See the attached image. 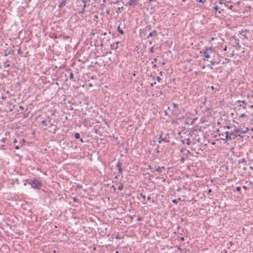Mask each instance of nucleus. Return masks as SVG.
Here are the masks:
<instances>
[{"mask_svg": "<svg viewBox=\"0 0 253 253\" xmlns=\"http://www.w3.org/2000/svg\"><path fill=\"white\" fill-rule=\"evenodd\" d=\"M200 53L202 54L205 61H209L211 63H213L212 60L214 56V51L212 47H206L205 49L201 51Z\"/></svg>", "mask_w": 253, "mask_h": 253, "instance_id": "nucleus-1", "label": "nucleus"}, {"mask_svg": "<svg viewBox=\"0 0 253 253\" xmlns=\"http://www.w3.org/2000/svg\"><path fill=\"white\" fill-rule=\"evenodd\" d=\"M30 183L31 184L32 187L34 188H40V187L42 186V183L40 181L37 179L32 180Z\"/></svg>", "mask_w": 253, "mask_h": 253, "instance_id": "nucleus-2", "label": "nucleus"}, {"mask_svg": "<svg viewBox=\"0 0 253 253\" xmlns=\"http://www.w3.org/2000/svg\"><path fill=\"white\" fill-rule=\"evenodd\" d=\"M159 143H161L162 141H165L166 142H169V136L168 135H166L165 137H163L162 135H160L158 138Z\"/></svg>", "mask_w": 253, "mask_h": 253, "instance_id": "nucleus-3", "label": "nucleus"}, {"mask_svg": "<svg viewBox=\"0 0 253 253\" xmlns=\"http://www.w3.org/2000/svg\"><path fill=\"white\" fill-rule=\"evenodd\" d=\"M122 163L120 162H118L116 165V166L118 168V170H119V174H122V173L123 169H122Z\"/></svg>", "mask_w": 253, "mask_h": 253, "instance_id": "nucleus-4", "label": "nucleus"}, {"mask_svg": "<svg viewBox=\"0 0 253 253\" xmlns=\"http://www.w3.org/2000/svg\"><path fill=\"white\" fill-rule=\"evenodd\" d=\"M67 73L69 74V79L70 80L74 79L73 71L71 69H69L67 71Z\"/></svg>", "mask_w": 253, "mask_h": 253, "instance_id": "nucleus-5", "label": "nucleus"}, {"mask_svg": "<svg viewBox=\"0 0 253 253\" xmlns=\"http://www.w3.org/2000/svg\"><path fill=\"white\" fill-rule=\"evenodd\" d=\"M165 168L163 167H158L155 169V171H157L159 173L161 174L162 173V169H165Z\"/></svg>", "mask_w": 253, "mask_h": 253, "instance_id": "nucleus-6", "label": "nucleus"}, {"mask_svg": "<svg viewBox=\"0 0 253 253\" xmlns=\"http://www.w3.org/2000/svg\"><path fill=\"white\" fill-rule=\"evenodd\" d=\"M157 36V33L156 31H153L152 32H150L149 35L147 36V38L151 37H156Z\"/></svg>", "mask_w": 253, "mask_h": 253, "instance_id": "nucleus-7", "label": "nucleus"}, {"mask_svg": "<svg viewBox=\"0 0 253 253\" xmlns=\"http://www.w3.org/2000/svg\"><path fill=\"white\" fill-rule=\"evenodd\" d=\"M136 0H129L127 4L126 5H132L136 4Z\"/></svg>", "mask_w": 253, "mask_h": 253, "instance_id": "nucleus-8", "label": "nucleus"}, {"mask_svg": "<svg viewBox=\"0 0 253 253\" xmlns=\"http://www.w3.org/2000/svg\"><path fill=\"white\" fill-rule=\"evenodd\" d=\"M148 168L147 169H149L152 172H154L155 171V169L152 167L150 165H148Z\"/></svg>", "mask_w": 253, "mask_h": 253, "instance_id": "nucleus-9", "label": "nucleus"}, {"mask_svg": "<svg viewBox=\"0 0 253 253\" xmlns=\"http://www.w3.org/2000/svg\"><path fill=\"white\" fill-rule=\"evenodd\" d=\"M74 136L76 139H79L80 137V134L79 133L77 132L75 134Z\"/></svg>", "mask_w": 253, "mask_h": 253, "instance_id": "nucleus-10", "label": "nucleus"}, {"mask_svg": "<svg viewBox=\"0 0 253 253\" xmlns=\"http://www.w3.org/2000/svg\"><path fill=\"white\" fill-rule=\"evenodd\" d=\"M124 188V185L122 184H121L119 186H118V190H120V191H122Z\"/></svg>", "mask_w": 253, "mask_h": 253, "instance_id": "nucleus-11", "label": "nucleus"}, {"mask_svg": "<svg viewBox=\"0 0 253 253\" xmlns=\"http://www.w3.org/2000/svg\"><path fill=\"white\" fill-rule=\"evenodd\" d=\"M117 29H118V30L120 34H123L124 33V31H123L122 29H121V28H120V26H118V28H117Z\"/></svg>", "mask_w": 253, "mask_h": 253, "instance_id": "nucleus-12", "label": "nucleus"}, {"mask_svg": "<svg viewBox=\"0 0 253 253\" xmlns=\"http://www.w3.org/2000/svg\"><path fill=\"white\" fill-rule=\"evenodd\" d=\"M66 0H63L61 2V3H60V4L59 6H60V7H61V6H63V5H65L66 4Z\"/></svg>", "mask_w": 253, "mask_h": 253, "instance_id": "nucleus-13", "label": "nucleus"}, {"mask_svg": "<svg viewBox=\"0 0 253 253\" xmlns=\"http://www.w3.org/2000/svg\"><path fill=\"white\" fill-rule=\"evenodd\" d=\"M74 65H75V64H72V67H73V69H75V70H74V71H73V72H75L76 73H77V74H78V73H79V70H78V69H75V68H74Z\"/></svg>", "mask_w": 253, "mask_h": 253, "instance_id": "nucleus-14", "label": "nucleus"}, {"mask_svg": "<svg viewBox=\"0 0 253 253\" xmlns=\"http://www.w3.org/2000/svg\"><path fill=\"white\" fill-rule=\"evenodd\" d=\"M179 200H180V198H178V199H174V200H172V202L173 203L177 204V202H178V201Z\"/></svg>", "mask_w": 253, "mask_h": 253, "instance_id": "nucleus-15", "label": "nucleus"}, {"mask_svg": "<svg viewBox=\"0 0 253 253\" xmlns=\"http://www.w3.org/2000/svg\"><path fill=\"white\" fill-rule=\"evenodd\" d=\"M239 162L240 163H244V162H246V161H245V159L243 158V159H240V160L239 161Z\"/></svg>", "mask_w": 253, "mask_h": 253, "instance_id": "nucleus-16", "label": "nucleus"}, {"mask_svg": "<svg viewBox=\"0 0 253 253\" xmlns=\"http://www.w3.org/2000/svg\"><path fill=\"white\" fill-rule=\"evenodd\" d=\"M90 0H82L84 3L86 4L87 2H89Z\"/></svg>", "mask_w": 253, "mask_h": 253, "instance_id": "nucleus-17", "label": "nucleus"}, {"mask_svg": "<svg viewBox=\"0 0 253 253\" xmlns=\"http://www.w3.org/2000/svg\"><path fill=\"white\" fill-rule=\"evenodd\" d=\"M172 105H173V107H174V108H177V107H178V105H177V104L175 103H173L172 104Z\"/></svg>", "mask_w": 253, "mask_h": 253, "instance_id": "nucleus-18", "label": "nucleus"}, {"mask_svg": "<svg viewBox=\"0 0 253 253\" xmlns=\"http://www.w3.org/2000/svg\"><path fill=\"white\" fill-rule=\"evenodd\" d=\"M226 135H225V139H225V140H228V132H227V131H226Z\"/></svg>", "mask_w": 253, "mask_h": 253, "instance_id": "nucleus-19", "label": "nucleus"}, {"mask_svg": "<svg viewBox=\"0 0 253 253\" xmlns=\"http://www.w3.org/2000/svg\"><path fill=\"white\" fill-rule=\"evenodd\" d=\"M42 124L44 125V126H46V120H43L42 121Z\"/></svg>", "mask_w": 253, "mask_h": 253, "instance_id": "nucleus-20", "label": "nucleus"}, {"mask_svg": "<svg viewBox=\"0 0 253 253\" xmlns=\"http://www.w3.org/2000/svg\"><path fill=\"white\" fill-rule=\"evenodd\" d=\"M140 196L144 199H145V195H143L142 193H140Z\"/></svg>", "mask_w": 253, "mask_h": 253, "instance_id": "nucleus-21", "label": "nucleus"}, {"mask_svg": "<svg viewBox=\"0 0 253 253\" xmlns=\"http://www.w3.org/2000/svg\"><path fill=\"white\" fill-rule=\"evenodd\" d=\"M184 161H185V158L184 157L181 158L180 161L181 162L184 163Z\"/></svg>", "mask_w": 253, "mask_h": 253, "instance_id": "nucleus-22", "label": "nucleus"}, {"mask_svg": "<svg viewBox=\"0 0 253 253\" xmlns=\"http://www.w3.org/2000/svg\"><path fill=\"white\" fill-rule=\"evenodd\" d=\"M196 1L197 2H202V3H204V2L205 1V0L203 1V0H196Z\"/></svg>", "mask_w": 253, "mask_h": 253, "instance_id": "nucleus-23", "label": "nucleus"}, {"mask_svg": "<svg viewBox=\"0 0 253 253\" xmlns=\"http://www.w3.org/2000/svg\"><path fill=\"white\" fill-rule=\"evenodd\" d=\"M10 64H4V68H7L8 67H9Z\"/></svg>", "mask_w": 253, "mask_h": 253, "instance_id": "nucleus-24", "label": "nucleus"}, {"mask_svg": "<svg viewBox=\"0 0 253 253\" xmlns=\"http://www.w3.org/2000/svg\"><path fill=\"white\" fill-rule=\"evenodd\" d=\"M240 132V129H236L235 130V132L236 133H238V132Z\"/></svg>", "mask_w": 253, "mask_h": 253, "instance_id": "nucleus-25", "label": "nucleus"}, {"mask_svg": "<svg viewBox=\"0 0 253 253\" xmlns=\"http://www.w3.org/2000/svg\"><path fill=\"white\" fill-rule=\"evenodd\" d=\"M123 7L122 6V7H119L118 8H117V12H118L121 9H122Z\"/></svg>", "mask_w": 253, "mask_h": 253, "instance_id": "nucleus-26", "label": "nucleus"}, {"mask_svg": "<svg viewBox=\"0 0 253 253\" xmlns=\"http://www.w3.org/2000/svg\"><path fill=\"white\" fill-rule=\"evenodd\" d=\"M236 190H237V191H239H239L241 190V187H236Z\"/></svg>", "mask_w": 253, "mask_h": 253, "instance_id": "nucleus-27", "label": "nucleus"}, {"mask_svg": "<svg viewBox=\"0 0 253 253\" xmlns=\"http://www.w3.org/2000/svg\"><path fill=\"white\" fill-rule=\"evenodd\" d=\"M214 40V38H213L212 37L209 41V42H212L213 40Z\"/></svg>", "mask_w": 253, "mask_h": 253, "instance_id": "nucleus-28", "label": "nucleus"}, {"mask_svg": "<svg viewBox=\"0 0 253 253\" xmlns=\"http://www.w3.org/2000/svg\"><path fill=\"white\" fill-rule=\"evenodd\" d=\"M86 6V4L84 3V7H83V11H82V12H83V11L84 10V8H85Z\"/></svg>", "mask_w": 253, "mask_h": 253, "instance_id": "nucleus-29", "label": "nucleus"}, {"mask_svg": "<svg viewBox=\"0 0 253 253\" xmlns=\"http://www.w3.org/2000/svg\"><path fill=\"white\" fill-rule=\"evenodd\" d=\"M18 53L19 54H22V51L19 49L18 50Z\"/></svg>", "mask_w": 253, "mask_h": 253, "instance_id": "nucleus-30", "label": "nucleus"}, {"mask_svg": "<svg viewBox=\"0 0 253 253\" xmlns=\"http://www.w3.org/2000/svg\"><path fill=\"white\" fill-rule=\"evenodd\" d=\"M213 9H214L215 11L217 10L218 9V6H214V7H213Z\"/></svg>", "mask_w": 253, "mask_h": 253, "instance_id": "nucleus-31", "label": "nucleus"}, {"mask_svg": "<svg viewBox=\"0 0 253 253\" xmlns=\"http://www.w3.org/2000/svg\"><path fill=\"white\" fill-rule=\"evenodd\" d=\"M138 221H141L142 220V218L140 217H138L137 219Z\"/></svg>", "mask_w": 253, "mask_h": 253, "instance_id": "nucleus-32", "label": "nucleus"}, {"mask_svg": "<svg viewBox=\"0 0 253 253\" xmlns=\"http://www.w3.org/2000/svg\"><path fill=\"white\" fill-rule=\"evenodd\" d=\"M243 188L245 189V190H247L248 189V187L246 186H243Z\"/></svg>", "mask_w": 253, "mask_h": 253, "instance_id": "nucleus-33", "label": "nucleus"}, {"mask_svg": "<svg viewBox=\"0 0 253 253\" xmlns=\"http://www.w3.org/2000/svg\"><path fill=\"white\" fill-rule=\"evenodd\" d=\"M90 79H91V80H93L95 79V77L92 76L91 77H90Z\"/></svg>", "mask_w": 253, "mask_h": 253, "instance_id": "nucleus-34", "label": "nucleus"}, {"mask_svg": "<svg viewBox=\"0 0 253 253\" xmlns=\"http://www.w3.org/2000/svg\"><path fill=\"white\" fill-rule=\"evenodd\" d=\"M92 86H93V84H91V83H90V84H88V86H89V87H92Z\"/></svg>", "mask_w": 253, "mask_h": 253, "instance_id": "nucleus-35", "label": "nucleus"}, {"mask_svg": "<svg viewBox=\"0 0 253 253\" xmlns=\"http://www.w3.org/2000/svg\"><path fill=\"white\" fill-rule=\"evenodd\" d=\"M189 141H190V140L188 139L187 140V144L188 145H189V144H190V142H189Z\"/></svg>", "mask_w": 253, "mask_h": 253, "instance_id": "nucleus-36", "label": "nucleus"}, {"mask_svg": "<svg viewBox=\"0 0 253 253\" xmlns=\"http://www.w3.org/2000/svg\"><path fill=\"white\" fill-rule=\"evenodd\" d=\"M156 84V82H154V83H152V84H151V86H153V85H154V84Z\"/></svg>", "mask_w": 253, "mask_h": 253, "instance_id": "nucleus-37", "label": "nucleus"}, {"mask_svg": "<svg viewBox=\"0 0 253 253\" xmlns=\"http://www.w3.org/2000/svg\"><path fill=\"white\" fill-rule=\"evenodd\" d=\"M147 199V200H150L151 197L150 196H148Z\"/></svg>", "mask_w": 253, "mask_h": 253, "instance_id": "nucleus-38", "label": "nucleus"}, {"mask_svg": "<svg viewBox=\"0 0 253 253\" xmlns=\"http://www.w3.org/2000/svg\"><path fill=\"white\" fill-rule=\"evenodd\" d=\"M240 107L242 106V107H243V108L244 109H245V108H246V106H243V105H240Z\"/></svg>", "mask_w": 253, "mask_h": 253, "instance_id": "nucleus-39", "label": "nucleus"}, {"mask_svg": "<svg viewBox=\"0 0 253 253\" xmlns=\"http://www.w3.org/2000/svg\"><path fill=\"white\" fill-rule=\"evenodd\" d=\"M19 148V146H15V149H18Z\"/></svg>", "mask_w": 253, "mask_h": 253, "instance_id": "nucleus-40", "label": "nucleus"}, {"mask_svg": "<svg viewBox=\"0 0 253 253\" xmlns=\"http://www.w3.org/2000/svg\"><path fill=\"white\" fill-rule=\"evenodd\" d=\"M161 80L160 78L159 77H157V80L159 81Z\"/></svg>", "mask_w": 253, "mask_h": 253, "instance_id": "nucleus-41", "label": "nucleus"}, {"mask_svg": "<svg viewBox=\"0 0 253 253\" xmlns=\"http://www.w3.org/2000/svg\"><path fill=\"white\" fill-rule=\"evenodd\" d=\"M180 240H182V241H183L184 240V237H181L180 238Z\"/></svg>", "mask_w": 253, "mask_h": 253, "instance_id": "nucleus-42", "label": "nucleus"}, {"mask_svg": "<svg viewBox=\"0 0 253 253\" xmlns=\"http://www.w3.org/2000/svg\"><path fill=\"white\" fill-rule=\"evenodd\" d=\"M19 108H20V109H21L22 110H23V107L22 106H19Z\"/></svg>", "mask_w": 253, "mask_h": 253, "instance_id": "nucleus-43", "label": "nucleus"}, {"mask_svg": "<svg viewBox=\"0 0 253 253\" xmlns=\"http://www.w3.org/2000/svg\"><path fill=\"white\" fill-rule=\"evenodd\" d=\"M120 1H117L116 2V3H117V4H120Z\"/></svg>", "mask_w": 253, "mask_h": 253, "instance_id": "nucleus-44", "label": "nucleus"}, {"mask_svg": "<svg viewBox=\"0 0 253 253\" xmlns=\"http://www.w3.org/2000/svg\"><path fill=\"white\" fill-rule=\"evenodd\" d=\"M245 116V114H243L241 115V117H244Z\"/></svg>", "mask_w": 253, "mask_h": 253, "instance_id": "nucleus-45", "label": "nucleus"}, {"mask_svg": "<svg viewBox=\"0 0 253 253\" xmlns=\"http://www.w3.org/2000/svg\"><path fill=\"white\" fill-rule=\"evenodd\" d=\"M222 0H220L219 1V3H220V4H221V3H223Z\"/></svg>", "mask_w": 253, "mask_h": 253, "instance_id": "nucleus-46", "label": "nucleus"}, {"mask_svg": "<svg viewBox=\"0 0 253 253\" xmlns=\"http://www.w3.org/2000/svg\"><path fill=\"white\" fill-rule=\"evenodd\" d=\"M242 102L245 104H246V103H245V101L244 100L242 101Z\"/></svg>", "mask_w": 253, "mask_h": 253, "instance_id": "nucleus-47", "label": "nucleus"}, {"mask_svg": "<svg viewBox=\"0 0 253 253\" xmlns=\"http://www.w3.org/2000/svg\"><path fill=\"white\" fill-rule=\"evenodd\" d=\"M211 64H208L209 67L210 68H211V69H212V67H211Z\"/></svg>", "mask_w": 253, "mask_h": 253, "instance_id": "nucleus-48", "label": "nucleus"}, {"mask_svg": "<svg viewBox=\"0 0 253 253\" xmlns=\"http://www.w3.org/2000/svg\"><path fill=\"white\" fill-rule=\"evenodd\" d=\"M53 115H54V112H52L51 113V116H52Z\"/></svg>", "mask_w": 253, "mask_h": 253, "instance_id": "nucleus-49", "label": "nucleus"}, {"mask_svg": "<svg viewBox=\"0 0 253 253\" xmlns=\"http://www.w3.org/2000/svg\"><path fill=\"white\" fill-rule=\"evenodd\" d=\"M211 88L212 90H213V89H214V87H213V86H211Z\"/></svg>", "mask_w": 253, "mask_h": 253, "instance_id": "nucleus-50", "label": "nucleus"}, {"mask_svg": "<svg viewBox=\"0 0 253 253\" xmlns=\"http://www.w3.org/2000/svg\"><path fill=\"white\" fill-rule=\"evenodd\" d=\"M211 192V189H209V190L208 192H209V193H210V192Z\"/></svg>", "mask_w": 253, "mask_h": 253, "instance_id": "nucleus-51", "label": "nucleus"}, {"mask_svg": "<svg viewBox=\"0 0 253 253\" xmlns=\"http://www.w3.org/2000/svg\"><path fill=\"white\" fill-rule=\"evenodd\" d=\"M232 7H233V6H232V5H231L230 6V7H229V8H230V9H231Z\"/></svg>", "mask_w": 253, "mask_h": 253, "instance_id": "nucleus-52", "label": "nucleus"}, {"mask_svg": "<svg viewBox=\"0 0 253 253\" xmlns=\"http://www.w3.org/2000/svg\"><path fill=\"white\" fill-rule=\"evenodd\" d=\"M227 253V251L226 250H224V253Z\"/></svg>", "mask_w": 253, "mask_h": 253, "instance_id": "nucleus-53", "label": "nucleus"}, {"mask_svg": "<svg viewBox=\"0 0 253 253\" xmlns=\"http://www.w3.org/2000/svg\"><path fill=\"white\" fill-rule=\"evenodd\" d=\"M14 143L17 142V140H16V139H15V140H14Z\"/></svg>", "mask_w": 253, "mask_h": 253, "instance_id": "nucleus-54", "label": "nucleus"}, {"mask_svg": "<svg viewBox=\"0 0 253 253\" xmlns=\"http://www.w3.org/2000/svg\"><path fill=\"white\" fill-rule=\"evenodd\" d=\"M250 169H253V167H250Z\"/></svg>", "mask_w": 253, "mask_h": 253, "instance_id": "nucleus-55", "label": "nucleus"}, {"mask_svg": "<svg viewBox=\"0 0 253 253\" xmlns=\"http://www.w3.org/2000/svg\"><path fill=\"white\" fill-rule=\"evenodd\" d=\"M205 66H204H204H203L202 67V68L203 69H204V68H205Z\"/></svg>", "mask_w": 253, "mask_h": 253, "instance_id": "nucleus-56", "label": "nucleus"}, {"mask_svg": "<svg viewBox=\"0 0 253 253\" xmlns=\"http://www.w3.org/2000/svg\"><path fill=\"white\" fill-rule=\"evenodd\" d=\"M4 138H3V139H1V141H3V142H4Z\"/></svg>", "mask_w": 253, "mask_h": 253, "instance_id": "nucleus-57", "label": "nucleus"}, {"mask_svg": "<svg viewBox=\"0 0 253 253\" xmlns=\"http://www.w3.org/2000/svg\"><path fill=\"white\" fill-rule=\"evenodd\" d=\"M80 140H81V141L83 142V140L82 138H81Z\"/></svg>", "mask_w": 253, "mask_h": 253, "instance_id": "nucleus-58", "label": "nucleus"}, {"mask_svg": "<svg viewBox=\"0 0 253 253\" xmlns=\"http://www.w3.org/2000/svg\"><path fill=\"white\" fill-rule=\"evenodd\" d=\"M156 67V64H154V65L153 67H154V68H155V67Z\"/></svg>", "mask_w": 253, "mask_h": 253, "instance_id": "nucleus-59", "label": "nucleus"}, {"mask_svg": "<svg viewBox=\"0 0 253 253\" xmlns=\"http://www.w3.org/2000/svg\"><path fill=\"white\" fill-rule=\"evenodd\" d=\"M226 127H227V128H230V127H229V126H226Z\"/></svg>", "mask_w": 253, "mask_h": 253, "instance_id": "nucleus-60", "label": "nucleus"}, {"mask_svg": "<svg viewBox=\"0 0 253 253\" xmlns=\"http://www.w3.org/2000/svg\"><path fill=\"white\" fill-rule=\"evenodd\" d=\"M224 50H226V47H225L224 48Z\"/></svg>", "mask_w": 253, "mask_h": 253, "instance_id": "nucleus-61", "label": "nucleus"}, {"mask_svg": "<svg viewBox=\"0 0 253 253\" xmlns=\"http://www.w3.org/2000/svg\"><path fill=\"white\" fill-rule=\"evenodd\" d=\"M195 74H198V72H195Z\"/></svg>", "mask_w": 253, "mask_h": 253, "instance_id": "nucleus-62", "label": "nucleus"}, {"mask_svg": "<svg viewBox=\"0 0 253 253\" xmlns=\"http://www.w3.org/2000/svg\"><path fill=\"white\" fill-rule=\"evenodd\" d=\"M7 55V53H5V54H4L5 56H6Z\"/></svg>", "mask_w": 253, "mask_h": 253, "instance_id": "nucleus-63", "label": "nucleus"}, {"mask_svg": "<svg viewBox=\"0 0 253 253\" xmlns=\"http://www.w3.org/2000/svg\"><path fill=\"white\" fill-rule=\"evenodd\" d=\"M116 253H119L118 251H116Z\"/></svg>", "mask_w": 253, "mask_h": 253, "instance_id": "nucleus-64", "label": "nucleus"}]
</instances>
